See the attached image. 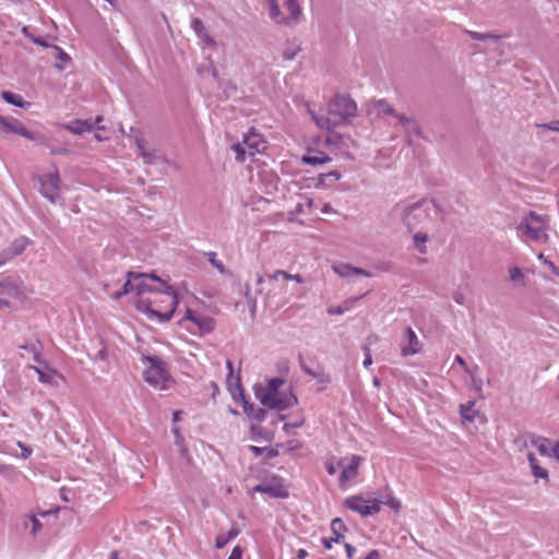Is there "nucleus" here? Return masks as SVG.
<instances>
[{"label":"nucleus","mask_w":559,"mask_h":559,"mask_svg":"<svg viewBox=\"0 0 559 559\" xmlns=\"http://www.w3.org/2000/svg\"><path fill=\"white\" fill-rule=\"evenodd\" d=\"M51 56L57 61L53 64L55 69L60 72L66 70V68L72 63V58L59 46H51Z\"/></svg>","instance_id":"obj_19"},{"label":"nucleus","mask_w":559,"mask_h":559,"mask_svg":"<svg viewBox=\"0 0 559 559\" xmlns=\"http://www.w3.org/2000/svg\"><path fill=\"white\" fill-rule=\"evenodd\" d=\"M199 45L202 48V56L209 61L211 74L214 80H217L218 73L214 67L215 62H219L221 53L224 51L222 44H218L214 37H200Z\"/></svg>","instance_id":"obj_8"},{"label":"nucleus","mask_w":559,"mask_h":559,"mask_svg":"<svg viewBox=\"0 0 559 559\" xmlns=\"http://www.w3.org/2000/svg\"><path fill=\"white\" fill-rule=\"evenodd\" d=\"M228 542H229V539H227V536L221 534L215 539V546H216V548L222 549L227 545Z\"/></svg>","instance_id":"obj_47"},{"label":"nucleus","mask_w":559,"mask_h":559,"mask_svg":"<svg viewBox=\"0 0 559 559\" xmlns=\"http://www.w3.org/2000/svg\"><path fill=\"white\" fill-rule=\"evenodd\" d=\"M22 348L31 352L34 355V360L40 362L39 346L37 344L24 345Z\"/></svg>","instance_id":"obj_45"},{"label":"nucleus","mask_w":559,"mask_h":559,"mask_svg":"<svg viewBox=\"0 0 559 559\" xmlns=\"http://www.w3.org/2000/svg\"><path fill=\"white\" fill-rule=\"evenodd\" d=\"M301 50V43L298 37L287 39L285 47L283 48V58L286 60H293L297 53Z\"/></svg>","instance_id":"obj_23"},{"label":"nucleus","mask_w":559,"mask_h":559,"mask_svg":"<svg viewBox=\"0 0 559 559\" xmlns=\"http://www.w3.org/2000/svg\"><path fill=\"white\" fill-rule=\"evenodd\" d=\"M35 371L38 373V379L40 382L43 383H48L50 382V377L48 374H46L45 372H43L40 369L34 367Z\"/></svg>","instance_id":"obj_56"},{"label":"nucleus","mask_w":559,"mask_h":559,"mask_svg":"<svg viewBox=\"0 0 559 559\" xmlns=\"http://www.w3.org/2000/svg\"><path fill=\"white\" fill-rule=\"evenodd\" d=\"M341 177H342V175H341L340 171L333 170V171H329L326 174H321L319 176V182L322 186H331L332 182H335V181L340 180Z\"/></svg>","instance_id":"obj_38"},{"label":"nucleus","mask_w":559,"mask_h":559,"mask_svg":"<svg viewBox=\"0 0 559 559\" xmlns=\"http://www.w3.org/2000/svg\"><path fill=\"white\" fill-rule=\"evenodd\" d=\"M245 298L246 300H251L252 298H254L252 295H251V288H250V285L249 283L246 284L245 286Z\"/></svg>","instance_id":"obj_64"},{"label":"nucleus","mask_w":559,"mask_h":559,"mask_svg":"<svg viewBox=\"0 0 559 559\" xmlns=\"http://www.w3.org/2000/svg\"><path fill=\"white\" fill-rule=\"evenodd\" d=\"M132 277L128 276V281L123 284L122 289L115 294V298L119 299L128 293L135 290V282L131 281Z\"/></svg>","instance_id":"obj_42"},{"label":"nucleus","mask_w":559,"mask_h":559,"mask_svg":"<svg viewBox=\"0 0 559 559\" xmlns=\"http://www.w3.org/2000/svg\"><path fill=\"white\" fill-rule=\"evenodd\" d=\"M63 128L73 134H83L94 129V123L91 120L76 119L72 123L64 124Z\"/></svg>","instance_id":"obj_22"},{"label":"nucleus","mask_w":559,"mask_h":559,"mask_svg":"<svg viewBox=\"0 0 559 559\" xmlns=\"http://www.w3.org/2000/svg\"><path fill=\"white\" fill-rule=\"evenodd\" d=\"M329 114L341 121H345L356 116L357 106L349 96L336 95L329 103Z\"/></svg>","instance_id":"obj_7"},{"label":"nucleus","mask_w":559,"mask_h":559,"mask_svg":"<svg viewBox=\"0 0 559 559\" xmlns=\"http://www.w3.org/2000/svg\"><path fill=\"white\" fill-rule=\"evenodd\" d=\"M0 294L12 298H20L22 295L21 284L11 276L4 277L0 280Z\"/></svg>","instance_id":"obj_17"},{"label":"nucleus","mask_w":559,"mask_h":559,"mask_svg":"<svg viewBox=\"0 0 559 559\" xmlns=\"http://www.w3.org/2000/svg\"><path fill=\"white\" fill-rule=\"evenodd\" d=\"M202 334H209L215 329V320L207 316H198L197 322H194Z\"/></svg>","instance_id":"obj_30"},{"label":"nucleus","mask_w":559,"mask_h":559,"mask_svg":"<svg viewBox=\"0 0 559 559\" xmlns=\"http://www.w3.org/2000/svg\"><path fill=\"white\" fill-rule=\"evenodd\" d=\"M537 258L538 260L547 264L554 273L558 274L556 265L551 261L547 260L543 253H539Z\"/></svg>","instance_id":"obj_53"},{"label":"nucleus","mask_w":559,"mask_h":559,"mask_svg":"<svg viewBox=\"0 0 559 559\" xmlns=\"http://www.w3.org/2000/svg\"><path fill=\"white\" fill-rule=\"evenodd\" d=\"M11 259H12V257L9 254L8 251L1 252L0 253V266L5 264Z\"/></svg>","instance_id":"obj_62"},{"label":"nucleus","mask_w":559,"mask_h":559,"mask_svg":"<svg viewBox=\"0 0 559 559\" xmlns=\"http://www.w3.org/2000/svg\"><path fill=\"white\" fill-rule=\"evenodd\" d=\"M301 160L307 165L317 166L330 162L331 157L322 152H318L314 155H304Z\"/></svg>","instance_id":"obj_33"},{"label":"nucleus","mask_w":559,"mask_h":559,"mask_svg":"<svg viewBox=\"0 0 559 559\" xmlns=\"http://www.w3.org/2000/svg\"><path fill=\"white\" fill-rule=\"evenodd\" d=\"M431 210L439 211V206L436 204V202L421 199L405 206L401 217L407 229L412 231L417 226L430 219Z\"/></svg>","instance_id":"obj_4"},{"label":"nucleus","mask_w":559,"mask_h":559,"mask_svg":"<svg viewBox=\"0 0 559 559\" xmlns=\"http://www.w3.org/2000/svg\"><path fill=\"white\" fill-rule=\"evenodd\" d=\"M361 457L358 455H352L350 462L347 465H344L345 460H340L337 466L342 467V473L340 475V487H345L346 484L355 478L358 475V468L361 462Z\"/></svg>","instance_id":"obj_11"},{"label":"nucleus","mask_w":559,"mask_h":559,"mask_svg":"<svg viewBox=\"0 0 559 559\" xmlns=\"http://www.w3.org/2000/svg\"><path fill=\"white\" fill-rule=\"evenodd\" d=\"M348 309H349V302L345 301L343 305H338V306H335V307H330L328 309V313L330 316H341L345 311H347Z\"/></svg>","instance_id":"obj_44"},{"label":"nucleus","mask_w":559,"mask_h":559,"mask_svg":"<svg viewBox=\"0 0 559 559\" xmlns=\"http://www.w3.org/2000/svg\"><path fill=\"white\" fill-rule=\"evenodd\" d=\"M31 242L32 241L29 238H27L25 236H21L11 242V245L7 251L9 252V254L12 258L20 255L25 251V249L27 248L28 245H31Z\"/></svg>","instance_id":"obj_24"},{"label":"nucleus","mask_w":559,"mask_h":559,"mask_svg":"<svg viewBox=\"0 0 559 559\" xmlns=\"http://www.w3.org/2000/svg\"><path fill=\"white\" fill-rule=\"evenodd\" d=\"M333 271L341 277H350L354 275H360L369 277L370 273L364 269L353 266L348 263H338L333 265Z\"/></svg>","instance_id":"obj_18"},{"label":"nucleus","mask_w":559,"mask_h":559,"mask_svg":"<svg viewBox=\"0 0 559 559\" xmlns=\"http://www.w3.org/2000/svg\"><path fill=\"white\" fill-rule=\"evenodd\" d=\"M207 261L213 267H215L223 275H231L230 271L226 269L224 263L217 259V254L214 251L204 252Z\"/></svg>","instance_id":"obj_34"},{"label":"nucleus","mask_w":559,"mask_h":559,"mask_svg":"<svg viewBox=\"0 0 559 559\" xmlns=\"http://www.w3.org/2000/svg\"><path fill=\"white\" fill-rule=\"evenodd\" d=\"M509 280L513 286H526V276L523 271L518 266L509 267Z\"/></svg>","instance_id":"obj_32"},{"label":"nucleus","mask_w":559,"mask_h":559,"mask_svg":"<svg viewBox=\"0 0 559 559\" xmlns=\"http://www.w3.org/2000/svg\"><path fill=\"white\" fill-rule=\"evenodd\" d=\"M313 120L316 121L317 126L320 129L332 131L333 128L336 126V121H332L329 117H321V116H312Z\"/></svg>","instance_id":"obj_39"},{"label":"nucleus","mask_w":559,"mask_h":559,"mask_svg":"<svg viewBox=\"0 0 559 559\" xmlns=\"http://www.w3.org/2000/svg\"><path fill=\"white\" fill-rule=\"evenodd\" d=\"M40 193L50 202L56 203L60 197V177L56 169L53 173L39 177Z\"/></svg>","instance_id":"obj_10"},{"label":"nucleus","mask_w":559,"mask_h":559,"mask_svg":"<svg viewBox=\"0 0 559 559\" xmlns=\"http://www.w3.org/2000/svg\"><path fill=\"white\" fill-rule=\"evenodd\" d=\"M2 98L16 107L24 108L28 103H26L19 94L12 93L10 91H4L1 94Z\"/></svg>","instance_id":"obj_36"},{"label":"nucleus","mask_w":559,"mask_h":559,"mask_svg":"<svg viewBox=\"0 0 559 559\" xmlns=\"http://www.w3.org/2000/svg\"><path fill=\"white\" fill-rule=\"evenodd\" d=\"M241 558H242V549L240 546H236L227 559H241Z\"/></svg>","instance_id":"obj_54"},{"label":"nucleus","mask_w":559,"mask_h":559,"mask_svg":"<svg viewBox=\"0 0 559 559\" xmlns=\"http://www.w3.org/2000/svg\"><path fill=\"white\" fill-rule=\"evenodd\" d=\"M346 531V526L342 519L335 518L331 522V532H332V539L334 543H340L342 539H344L343 533Z\"/></svg>","instance_id":"obj_31"},{"label":"nucleus","mask_w":559,"mask_h":559,"mask_svg":"<svg viewBox=\"0 0 559 559\" xmlns=\"http://www.w3.org/2000/svg\"><path fill=\"white\" fill-rule=\"evenodd\" d=\"M32 40L39 45V46H43V47H47V48H50L51 49V46H53L52 44H49L45 37H31Z\"/></svg>","instance_id":"obj_52"},{"label":"nucleus","mask_w":559,"mask_h":559,"mask_svg":"<svg viewBox=\"0 0 559 559\" xmlns=\"http://www.w3.org/2000/svg\"><path fill=\"white\" fill-rule=\"evenodd\" d=\"M240 531L237 526H233L229 532L227 533V539H233L239 535Z\"/></svg>","instance_id":"obj_61"},{"label":"nucleus","mask_w":559,"mask_h":559,"mask_svg":"<svg viewBox=\"0 0 559 559\" xmlns=\"http://www.w3.org/2000/svg\"><path fill=\"white\" fill-rule=\"evenodd\" d=\"M396 119L399 124H401L404 128V131L407 133V135H420V127L418 122L413 118L405 116L403 114L396 115Z\"/></svg>","instance_id":"obj_21"},{"label":"nucleus","mask_w":559,"mask_h":559,"mask_svg":"<svg viewBox=\"0 0 559 559\" xmlns=\"http://www.w3.org/2000/svg\"><path fill=\"white\" fill-rule=\"evenodd\" d=\"M173 432H174L175 438H176V440H175L176 444L179 445V447H182L183 445V437L181 436L179 429L178 428H174ZM181 451L183 452V451H186V449L181 448Z\"/></svg>","instance_id":"obj_49"},{"label":"nucleus","mask_w":559,"mask_h":559,"mask_svg":"<svg viewBox=\"0 0 559 559\" xmlns=\"http://www.w3.org/2000/svg\"><path fill=\"white\" fill-rule=\"evenodd\" d=\"M372 108L377 116L384 117V116H392L396 118V115H399L395 109L386 102L385 99H378L374 100L372 104Z\"/></svg>","instance_id":"obj_25"},{"label":"nucleus","mask_w":559,"mask_h":559,"mask_svg":"<svg viewBox=\"0 0 559 559\" xmlns=\"http://www.w3.org/2000/svg\"><path fill=\"white\" fill-rule=\"evenodd\" d=\"M537 128L559 132V120H555L549 123H539L537 124Z\"/></svg>","instance_id":"obj_46"},{"label":"nucleus","mask_w":559,"mask_h":559,"mask_svg":"<svg viewBox=\"0 0 559 559\" xmlns=\"http://www.w3.org/2000/svg\"><path fill=\"white\" fill-rule=\"evenodd\" d=\"M231 150L235 153V158L239 163H243L246 159V148L241 143H235L231 145Z\"/></svg>","instance_id":"obj_41"},{"label":"nucleus","mask_w":559,"mask_h":559,"mask_svg":"<svg viewBox=\"0 0 559 559\" xmlns=\"http://www.w3.org/2000/svg\"><path fill=\"white\" fill-rule=\"evenodd\" d=\"M428 241V236L426 233L417 231L413 235V242L417 251L421 254L427 253L426 242Z\"/></svg>","instance_id":"obj_35"},{"label":"nucleus","mask_w":559,"mask_h":559,"mask_svg":"<svg viewBox=\"0 0 559 559\" xmlns=\"http://www.w3.org/2000/svg\"><path fill=\"white\" fill-rule=\"evenodd\" d=\"M192 28L197 34H201L204 31V25L199 19L192 21Z\"/></svg>","instance_id":"obj_50"},{"label":"nucleus","mask_w":559,"mask_h":559,"mask_svg":"<svg viewBox=\"0 0 559 559\" xmlns=\"http://www.w3.org/2000/svg\"><path fill=\"white\" fill-rule=\"evenodd\" d=\"M197 314L193 310L187 308L185 319L191 321L192 323L197 322Z\"/></svg>","instance_id":"obj_57"},{"label":"nucleus","mask_w":559,"mask_h":559,"mask_svg":"<svg viewBox=\"0 0 559 559\" xmlns=\"http://www.w3.org/2000/svg\"><path fill=\"white\" fill-rule=\"evenodd\" d=\"M546 229L547 217L538 215L533 211L518 226V231L523 239L536 242H546L548 240Z\"/></svg>","instance_id":"obj_5"},{"label":"nucleus","mask_w":559,"mask_h":559,"mask_svg":"<svg viewBox=\"0 0 559 559\" xmlns=\"http://www.w3.org/2000/svg\"><path fill=\"white\" fill-rule=\"evenodd\" d=\"M243 144L247 146L250 155L264 152L266 148V141L254 128H251L243 135Z\"/></svg>","instance_id":"obj_12"},{"label":"nucleus","mask_w":559,"mask_h":559,"mask_svg":"<svg viewBox=\"0 0 559 559\" xmlns=\"http://www.w3.org/2000/svg\"><path fill=\"white\" fill-rule=\"evenodd\" d=\"M311 378L316 379L321 384H329L331 382V376L326 373L323 368H319L314 371Z\"/></svg>","instance_id":"obj_43"},{"label":"nucleus","mask_w":559,"mask_h":559,"mask_svg":"<svg viewBox=\"0 0 559 559\" xmlns=\"http://www.w3.org/2000/svg\"><path fill=\"white\" fill-rule=\"evenodd\" d=\"M253 492H263L273 498H286L288 497L287 489L278 481H265L258 484L252 489Z\"/></svg>","instance_id":"obj_14"},{"label":"nucleus","mask_w":559,"mask_h":559,"mask_svg":"<svg viewBox=\"0 0 559 559\" xmlns=\"http://www.w3.org/2000/svg\"><path fill=\"white\" fill-rule=\"evenodd\" d=\"M8 133V119L0 116V134Z\"/></svg>","instance_id":"obj_59"},{"label":"nucleus","mask_w":559,"mask_h":559,"mask_svg":"<svg viewBox=\"0 0 559 559\" xmlns=\"http://www.w3.org/2000/svg\"><path fill=\"white\" fill-rule=\"evenodd\" d=\"M135 145L139 156L142 157L145 164L153 165L163 159V156L155 148L146 147L142 136H135Z\"/></svg>","instance_id":"obj_15"},{"label":"nucleus","mask_w":559,"mask_h":559,"mask_svg":"<svg viewBox=\"0 0 559 559\" xmlns=\"http://www.w3.org/2000/svg\"><path fill=\"white\" fill-rule=\"evenodd\" d=\"M128 276L135 281L136 308L162 323L168 322L178 306L174 288L155 274L128 272Z\"/></svg>","instance_id":"obj_1"},{"label":"nucleus","mask_w":559,"mask_h":559,"mask_svg":"<svg viewBox=\"0 0 559 559\" xmlns=\"http://www.w3.org/2000/svg\"><path fill=\"white\" fill-rule=\"evenodd\" d=\"M519 442H522V444L525 447L528 443L533 447H536L542 454H547V452H548L547 447L545 444L546 440L538 438L535 435L530 433V435L523 436L522 438L519 439Z\"/></svg>","instance_id":"obj_27"},{"label":"nucleus","mask_w":559,"mask_h":559,"mask_svg":"<svg viewBox=\"0 0 559 559\" xmlns=\"http://www.w3.org/2000/svg\"><path fill=\"white\" fill-rule=\"evenodd\" d=\"M142 361L147 362L148 367L143 371L144 380L154 386L166 389V382L170 380L167 370V364L158 356H142Z\"/></svg>","instance_id":"obj_6"},{"label":"nucleus","mask_w":559,"mask_h":559,"mask_svg":"<svg viewBox=\"0 0 559 559\" xmlns=\"http://www.w3.org/2000/svg\"><path fill=\"white\" fill-rule=\"evenodd\" d=\"M421 349V344L418 341L416 333L412 328L405 330L404 343L401 346V353L403 356L415 355Z\"/></svg>","instance_id":"obj_16"},{"label":"nucleus","mask_w":559,"mask_h":559,"mask_svg":"<svg viewBox=\"0 0 559 559\" xmlns=\"http://www.w3.org/2000/svg\"><path fill=\"white\" fill-rule=\"evenodd\" d=\"M386 503L389 504V507H390L391 509H393V510H395V511H399V510H400V508H401V502H400V500H397V499H396V498H394V497H391Z\"/></svg>","instance_id":"obj_55"},{"label":"nucleus","mask_w":559,"mask_h":559,"mask_svg":"<svg viewBox=\"0 0 559 559\" xmlns=\"http://www.w3.org/2000/svg\"><path fill=\"white\" fill-rule=\"evenodd\" d=\"M269 283L273 285L275 282H277L280 278L284 281H295L299 284L304 283V278L300 274H289L286 271L277 270L274 273L267 275Z\"/></svg>","instance_id":"obj_29"},{"label":"nucleus","mask_w":559,"mask_h":559,"mask_svg":"<svg viewBox=\"0 0 559 559\" xmlns=\"http://www.w3.org/2000/svg\"><path fill=\"white\" fill-rule=\"evenodd\" d=\"M271 20L278 25H293L298 22L302 9L299 0H265Z\"/></svg>","instance_id":"obj_3"},{"label":"nucleus","mask_w":559,"mask_h":559,"mask_svg":"<svg viewBox=\"0 0 559 559\" xmlns=\"http://www.w3.org/2000/svg\"><path fill=\"white\" fill-rule=\"evenodd\" d=\"M19 447L22 450V457L23 459H27V457L31 456V454H32V449L31 448H28L27 445L23 444L22 442H19Z\"/></svg>","instance_id":"obj_58"},{"label":"nucleus","mask_w":559,"mask_h":559,"mask_svg":"<svg viewBox=\"0 0 559 559\" xmlns=\"http://www.w3.org/2000/svg\"><path fill=\"white\" fill-rule=\"evenodd\" d=\"M344 547H345L347 557L349 559H352L354 557V554L356 552V548L353 545L347 544V543H345Z\"/></svg>","instance_id":"obj_60"},{"label":"nucleus","mask_w":559,"mask_h":559,"mask_svg":"<svg viewBox=\"0 0 559 559\" xmlns=\"http://www.w3.org/2000/svg\"><path fill=\"white\" fill-rule=\"evenodd\" d=\"M474 405L475 403L474 402H468L466 405H461L460 406V413H461V416L464 420H467V421H475L476 418H480L481 423H485L486 419H485V416L484 415H479V413L477 411L474 409Z\"/></svg>","instance_id":"obj_26"},{"label":"nucleus","mask_w":559,"mask_h":559,"mask_svg":"<svg viewBox=\"0 0 559 559\" xmlns=\"http://www.w3.org/2000/svg\"><path fill=\"white\" fill-rule=\"evenodd\" d=\"M345 506L361 516H369L378 513L381 509V501L377 499H365L360 496H352L345 500Z\"/></svg>","instance_id":"obj_9"},{"label":"nucleus","mask_w":559,"mask_h":559,"mask_svg":"<svg viewBox=\"0 0 559 559\" xmlns=\"http://www.w3.org/2000/svg\"><path fill=\"white\" fill-rule=\"evenodd\" d=\"M325 469L329 475H334L336 473L337 466L334 464L333 460H328L325 462Z\"/></svg>","instance_id":"obj_51"},{"label":"nucleus","mask_w":559,"mask_h":559,"mask_svg":"<svg viewBox=\"0 0 559 559\" xmlns=\"http://www.w3.org/2000/svg\"><path fill=\"white\" fill-rule=\"evenodd\" d=\"M527 460H528V463L531 466L532 474L536 478H542V479L548 480V476H549L548 471L538 464V460L536 459L535 454L532 452H528Z\"/></svg>","instance_id":"obj_28"},{"label":"nucleus","mask_w":559,"mask_h":559,"mask_svg":"<svg viewBox=\"0 0 559 559\" xmlns=\"http://www.w3.org/2000/svg\"><path fill=\"white\" fill-rule=\"evenodd\" d=\"M365 350V359H364V367L368 368L372 364V357L370 353V348L368 346L364 347Z\"/></svg>","instance_id":"obj_48"},{"label":"nucleus","mask_w":559,"mask_h":559,"mask_svg":"<svg viewBox=\"0 0 559 559\" xmlns=\"http://www.w3.org/2000/svg\"><path fill=\"white\" fill-rule=\"evenodd\" d=\"M23 526L25 530H29L33 536H36L37 533L43 527L40 521L36 518V515H27L26 519L24 520Z\"/></svg>","instance_id":"obj_37"},{"label":"nucleus","mask_w":559,"mask_h":559,"mask_svg":"<svg viewBox=\"0 0 559 559\" xmlns=\"http://www.w3.org/2000/svg\"><path fill=\"white\" fill-rule=\"evenodd\" d=\"M8 133H15L33 141L37 139L34 132L29 131L21 121L16 119H8Z\"/></svg>","instance_id":"obj_20"},{"label":"nucleus","mask_w":559,"mask_h":559,"mask_svg":"<svg viewBox=\"0 0 559 559\" xmlns=\"http://www.w3.org/2000/svg\"><path fill=\"white\" fill-rule=\"evenodd\" d=\"M284 384L281 378H272L265 388H261L255 392L260 403L271 409L284 411L297 404L298 400L290 390L288 393L281 392L280 389Z\"/></svg>","instance_id":"obj_2"},{"label":"nucleus","mask_w":559,"mask_h":559,"mask_svg":"<svg viewBox=\"0 0 559 559\" xmlns=\"http://www.w3.org/2000/svg\"><path fill=\"white\" fill-rule=\"evenodd\" d=\"M250 450L257 456L265 454L266 459H273L278 455V451L276 449L269 448V447L260 448V447H255V445H250Z\"/></svg>","instance_id":"obj_40"},{"label":"nucleus","mask_w":559,"mask_h":559,"mask_svg":"<svg viewBox=\"0 0 559 559\" xmlns=\"http://www.w3.org/2000/svg\"><path fill=\"white\" fill-rule=\"evenodd\" d=\"M300 368H301V370H302L306 374H308V376H310V377H312V374H313V373H314V371H316V370L311 369L310 367H308L305 362H301V364H300Z\"/></svg>","instance_id":"obj_63"},{"label":"nucleus","mask_w":559,"mask_h":559,"mask_svg":"<svg viewBox=\"0 0 559 559\" xmlns=\"http://www.w3.org/2000/svg\"><path fill=\"white\" fill-rule=\"evenodd\" d=\"M236 381H237V388L240 390L239 396H240V402H241L243 413L250 419H253L259 423L263 421L266 416V411L262 407H257L253 403H250L249 401H247L245 397L243 391L241 390V386L239 384L240 379L237 378Z\"/></svg>","instance_id":"obj_13"}]
</instances>
